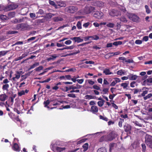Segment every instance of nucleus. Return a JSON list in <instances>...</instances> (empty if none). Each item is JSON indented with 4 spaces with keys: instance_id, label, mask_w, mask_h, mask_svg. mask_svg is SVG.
I'll use <instances>...</instances> for the list:
<instances>
[{
    "instance_id": "obj_1",
    "label": "nucleus",
    "mask_w": 152,
    "mask_h": 152,
    "mask_svg": "<svg viewBox=\"0 0 152 152\" xmlns=\"http://www.w3.org/2000/svg\"><path fill=\"white\" fill-rule=\"evenodd\" d=\"M145 142L147 146L152 148V136L146 134L145 137Z\"/></svg>"
},
{
    "instance_id": "obj_2",
    "label": "nucleus",
    "mask_w": 152,
    "mask_h": 152,
    "mask_svg": "<svg viewBox=\"0 0 152 152\" xmlns=\"http://www.w3.org/2000/svg\"><path fill=\"white\" fill-rule=\"evenodd\" d=\"M78 8L76 7L70 6L66 7L64 9L65 12H66L70 13H74L76 12Z\"/></svg>"
},
{
    "instance_id": "obj_3",
    "label": "nucleus",
    "mask_w": 152,
    "mask_h": 152,
    "mask_svg": "<svg viewBox=\"0 0 152 152\" xmlns=\"http://www.w3.org/2000/svg\"><path fill=\"white\" fill-rule=\"evenodd\" d=\"M18 7V5L14 3H12L5 7V11H7L10 10H13Z\"/></svg>"
},
{
    "instance_id": "obj_4",
    "label": "nucleus",
    "mask_w": 152,
    "mask_h": 152,
    "mask_svg": "<svg viewBox=\"0 0 152 152\" xmlns=\"http://www.w3.org/2000/svg\"><path fill=\"white\" fill-rule=\"evenodd\" d=\"M117 136L116 132L112 131L110 132L107 135V139L108 141H111L115 138Z\"/></svg>"
},
{
    "instance_id": "obj_5",
    "label": "nucleus",
    "mask_w": 152,
    "mask_h": 152,
    "mask_svg": "<svg viewBox=\"0 0 152 152\" xmlns=\"http://www.w3.org/2000/svg\"><path fill=\"white\" fill-rule=\"evenodd\" d=\"M96 10L94 7L91 6H87L84 8V12L86 14H89Z\"/></svg>"
},
{
    "instance_id": "obj_6",
    "label": "nucleus",
    "mask_w": 152,
    "mask_h": 152,
    "mask_svg": "<svg viewBox=\"0 0 152 152\" xmlns=\"http://www.w3.org/2000/svg\"><path fill=\"white\" fill-rule=\"evenodd\" d=\"M109 14L110 16L113 17L115 16H118L121 15V12L119 11L114 9L109 11Z\"/></svg>"
},
{
    "instance_id": "obj_7",
    "label": "nucleus",
    "mask_w": 152,
    "mask_h": 152,
    "mask_svg": "<svg viewBox=\"0 0 152 152\" xmlns=\"http://www.w3.org/2000/svg\"><path fill=\"white\" fill-rule=\"evenodd\" d=\"M93 16L95 18L100 19L103 18L104 14L101 12L97 11L94 14Z\"/></svg>"
},
{
    "instance_id": "obj_8",
    "label": "nucleus",
    "mask_w": 152,
    "mask_h": 152,
    "mask_svg": "<svg viewBox=\"0 0 152 152\" xmlns=\"http://www.w3.org/2000/svg\"><path fill=\"white\" fill-rule=\"evenodd\" d=\"M124 128L125 131L126 132L127 134H131V131L132 130V126L130 125L126 124L124 126Z\"/></svg>"
},
{
    "instance_id": "obj_9",
    "label": "nucleus",
    "mask_w": 152,
    "mask_h": 152,
    "mask_svg": "<svg viewBox=\"0 0 152 152\" xmlns=\"http://www.w3.org/2000/svg\"><path fill=\"white\" fill-rule=\"evenodd\" d=\"M129 17L131 20L136 22H137L139 19L138 16L133 14H129Z\"/></svg>"
},
{
    "instance_id": "obj_10",
    "label": "nucleus",
    "mask_w": 152,
    "mask_h": 152,
    "mask_svg": "<svg viewBox=\"0 0 152 152\" xmlns=\"http://www.w3.org/2000/svg\"><path fill=\"white\" fill-rule=\"evenodd\" d=\"M16 29H20L22 31H24L27 29V28L25 24L21 23L17 25L15 28Z\"/></svg>"
},
{
    "instance_id": "obj_11",
    "label": "nucleus",
    "mask_w": 152,
    "mask_h": 152,
    "mask_svg": "<svg viewBox=\"0 0 152 152\" xmlns=\"http://www.w3.org/2000/svg\"><path fill=\"white\" fill-rule=\"evenodd\" d=\"M12 148L15 151L19 152L20 151V148L17 143H15L12 147Z\"/></svg>"
},
{
    "instance_id": "obj_12",
    "label": "nucleus",
    "mask_w": 152,
    "mask_h": 152,
    "mask_svg": "<svg viewBox=\"0 0 152 152\" xmlns=\"http://www.w3.org/2000/svg\"><path fill=\"white\" fill-rule=\"evenodd\" d=\"M71 39L74 40L75 42H77L78 43L81 42L83 41V39L80 38V37H75L72 38Z\"/></svg>"
},
{
    "instance_id": "obj_13",
    "label": "nucleus",
    "mask_w": 152,
    "mask_h": 152,
    "mask_svg": "<svg viewBox=\"0 0 152 152\" xmlns=\"http://www.w3.org/2000/svg\"><path fill=\"white\" fill-rule=\"evenodd\" d=\"M137 76L136 75L130 74L128 75L129 79L131 80H135L137 77Z\"/></svg>"
},
{
    "instance_id": "obj_14",
    "label": "nucleus",
    "mask_w": 152,
    "mask_h": 152,
    "mask_svg": "<svg viewBox=\"0 0 152 152\" xmlns=\"http://www.w3.org/2000/svg\"><path fill=\"white\" fill-rule=\"evenodd\" d=\"M22 72V71H17L16 72V73L15 74V77H13L12 78V80H15V78H16L17 79H19L20 77V75H21Z\"/></svg>"
},
{
    "instance_id": "obj_15",
    "label": "nucleus",
    "mask_w": 152,
    "mask_h": 152,
    "mask_svg": "<svg viewBox=\"0 0 152 152\" xmlns=\"http://www.w3.org/2000/svg\"><path fill=\"white\" fill-rule=\"evenodd\" d=\"M99 142H102L104 141H108L107 139V135L102 136L99 140Z\"/></svg>"
},
{
    "instance_id": "obj_16",
    "label": "nucleus",
    "mask_w": 152,
    "mask_h": 152,
    "mask_svg": "<svg viewBox=\"0 0 152 152\" xmlns=\"http://www.w3.org/2000/svg\"><path fill=\"white\" fill-rule=\"evenodd\" d=\"M65 149V148H61L58 146H56L55 148V152H61Z\"/></svg>"
},
{
    "instance_id": "obj_17",
    "label": "nucleus",
    "mask_w": 152,
    "mask_h": 152,
    "mask_svg": "<svg viewBox=\"0 0 152 152\" xmlns=\"http://www.w3.org/2000/svg\"><path fill=\"white\" fill-rule=\"evenodd\" d=\"M91 111L94 113H96L98 111V108L96 106L93 105L91 107Z\"/></svg>"
},
{
    "instance_id": "obj_18",
    "label": "nucleus",
    "mask_w": 152,
    "mask_h": 152,
    "mask_svg": "<svg viewBox=\"0 0 152 152\" xmlns=\"http://www.w3.org/2000/svg\"><path fill=\"white\" fill-rule=\"evenodd\" d=\"M121 53L120 52H117L115 53H109L106 55V56H108L109 57L114 56L120 54Z\"/></svg>"
},
{
    "instance_id": "obj_19",
    "label": "nucleus",
    "mask_w": 152,
    "mask_h": 152,
    "mask_svg": "<svg viewBox=\"0 0 152 152\" xmlns=\"http://www.w3.org/2000/svg\"><path fill=\"white\" fill-rule=\"evenodd\" d=\"M90 40H97L99 39V37L97 35H95L92 36H90Z\"/></svg>"
},
{
    "instance_id": "obj_20",
    "label": "nucleus",
    "mask_w": 152,
    "mask_h": 152,
    "mask_svg": "<svg viewBox=\"0 0 152 152\" xmlns=\"http://www.w3.org/2000/svg\"><path fill=\"white\" fill-rule=\"evenodd\" d=\"M27 55L28 53H24V54H23L21 56H20L18 58H16V59H15V61H18L21 60L26 56H27Z\"/></svg>"
},
{
    "instance_id": "obj_21",
    "label": "nucleus",
    "mask_w": 152,
    "mask_h": 152,
    "mask_svg": "<svg viewBox=\"0 0 152 152\" xmlns=\"http://www.w3.org/2000/svg\"><path fill=\"white\" fill-rule=\"evenodd\" d=\"M58 6H59L60 7H65L66 6V5L65 2L61 1L58 3Z\"/></svg>"
},
{
    "instance_id": "obj_22",
    "label": "nucleus",
    "mask_w": 152,
    "mask_h": 152,
    "mask_svg": "<svg viewBox=\"0 0 152 152\" xmlns=\"http://www.w3.org/2000/svg\"><path fill=\"white\" fill-rule=\"evenodd\" d=\"M103 73L106 75H109L113 74V73L110 71L109 69H106L104 70Z\"/></svg>"
},
{
    "instance_id": "obj_23",
    "label": "nucleus",
    "mask_w": 152,
    "mask_h": 152,
    "mask_svg": "<svg viewBox=\"0 0 152 152\" xmlns=\"http://www.w3.org/2000/svg\"><path fill=\"white\" fill-rule=\"evenodd\" d=\"M39 65V62H35L31 66L30 68H29L28 70H30L32 69H33Z\"/></svg>"
},
{
    "instance_id": "obj_24",
    "label": "nucleus",
    "mask_w": 152,
    "mask_h": 152,
    "mask_svg": "<svg viewBox=\"0 0 152 152\" xmlns=\"http://www.w3.org/2000/svg\"><path fill=\"white\" fill-rule=\"evenodd\" d=\"M83 148V151L84 152L86 151L88 148V144L87 143L84 144L82 146Z\"/></svg>"
},
{
    "instance_id": "obj_25",
    "label": "nucleus",
    "mask_w": 152,
    "mask_h": 152,
    "mask_svg": "<svg viewBox=\"0 0 152 152\" xmlns=\"http://www.w3.org/2000/svg\"><path fill=\"white\" fill-rule=\"evenodd\" d=\"M97 5L99 7H102L104 6V3L101 1H97L96 2Z\"/></svg>"
},
{
    "instance_id": "obj_26",
    "label": "nucleus",
    "mask_w": 152,
    "mask_h": 152,
    "mask_svg": "<svg viewBox=\"0 0 152 152\" xmlns=\"http://www.w3.org/2000/svg\"><path fill=\"white\" fill-rule=\"evenodd\" d=\"M97 152H107V151L105 147H102L98 150Z\"/></svg>"
},
{
    "instance_id": "obj_27",
    "label": "nucleus",
    "mask_w": 152,
    "mask_h": 152,
    "mask_svg": "<svg viewBox=\"0 0 152 152\" xmlns=\"http://www.w3.org/2000/svg\"><path fill=\"white\" fill-rule=\"evenodd\" d=\"M125 73L124 70L122 69L118 70L117 72V74L120 75H125Z\"/></svg>"
},
{
    "instance_id": "obj_28",
    "label": "nucleus",
    "mask_w": 152,
    "mask_h": 152,
    "mask_svg": "<svg viewBox=\"0 0 152 152\" xmlns=\"http://www.w3.org/2000/svg\"><path fill=\"white\" fill-rule=\"evenodd\" d=\"M87 82H88L89 84L91 85H93L95 83V82L94 81H93L90 79L86 80H85L86 84L87 83Z\"/></svg>"
},
{
    "instance_id": "obj_29",
    "label": "nucleus",
    "mask_w": 152,
    "mask_h": 152,
    "mask_svg": "<svg viewBox=\"0 0 152 152\" xmlns=\"http://www.w3.org/2000/svg\"><path fill=\"white\" fill-rule=\"evenodd\" d=\"M15 15V12H11L8 13V16L9 19L14 17Z\"/></svg>"
},
{
    "instance_id": "obj_30",
    "label": "nucleus",
    "mask_w": 152,
    "mask_h": 152,
    "mask_svg": "<svg viewBox=\"0 0 152 152\" xmlns=\"http://www.w3.org/2000/svg\"><path fill=\"white\" fill-rule=\"evenodd\" d=\"M9 52V51L7 50H3L0 51V58L2 56L5 55Z\"/></svg>"
},
{
    "instance_id": "obj_31",
    "label": "nucleus",
    "mask_w": 152,
    "mask_h": 152,
    "mask_svg": "<svg viewBox=\"0 0 152 152\" xmlns=\"http://www.w3.org/2000/svg\"><path fill=\"white\" fill-rule=\"evenodd\" d=\"M7 96L5 94H2L0 96V100L2 101H5L6 98Z\"/></svg>"
},
{
    "instance_id": "obj_32",
    "label": "nucleus",
    "mask_w": 152,
    "mask_h": 152,
    "mask_svg": "<svg viewBox=\"0 0 152 152\" xmlns=\"http://www.w3.org/2000/svg\"><path fill=\"white\" fill-rule=\"evenodd\" d=\"M51 57L47 59V60L48 61H49L51 60H54L57 57V56L55 54L51 55Z\"/></svg>"
},
{
    "instance_id": "obj_33",
    "label": "nucleus",
    "mask_w": 152,
    "mask_h": 152,
    "mask_svg": "<svg viewBox=\"0 0 152 152\" xmlns=\"http://www.w3.org/2000/svg\"><path fill=\"white\" fill-rule=\"evenodd\" d=\"M9 87V86L8 84H5L2 87V89L3 91L4 90H8V88Z\"/></svg>"
},
{
    "instance_id": "obj_34",
    "label": "nucleus",
    "mask_w": 152,
    "mask_h": 152,
    "mask_svg": "<svg viewBox=\"0 0 152 152\" xmlns=\"http://www.w3.org/2000/svg\"><path fill=\"white\" fill-rule=\"evenodd\" d=\"M53 20L55 22L62 21L63 19L60 17H56L53 18Z\"/></svg>"
},
{
    "instance_id": "obj_35",
    "label": "nucleus",
    "mask_w": 152,
    "mask_h": 152,
    "mask_svg": "<svg viewBox=\"0 0 152 152\" xmlns=\"http://www.w3.org/2000/svg\"><path fill=\"white\" fill-rule=\"evenodd\" d=\"M140 1V0H129V2L132 4H137L139 3Z\"/></svg>"
},
{
    "instance_id": "obj_36",
    "label": "nucleus",
    "mask_w": 152,
    "mask_h": 152,
    "mask_svg": "<svg viewBox=\"0 0 152 152\" xmlns=\"http://www.w3.org/2000/svg\"><path fill=\"white\" fill-rule=\"evenodd\" d=\"M0 18L3 20L9 19L8 18L7 16L4 15H0Z\"/></svg>"
},
{
    "instance_id": "obj_37",
    "label": "nucleus",
    "mask_w": 152,
    "mask_h": 152,
    "mask_svg": "<svg viewBox=\"0 0 152 152\" xmlns=\"http://www.w3.org/2000/svg\"><path fill=\"white\" fill-rule=\"evenodd\" d=\"M21 22L22 20L21 19H16L12 20L11 21V22L15 24L17 23H20Z\"/></svg>"
},
{
    "instance_id": "obj_38",
    "label": "nucleus",
    "mask_w": 152,
    "mask_h": 152,
    "mask_svg": "<svg viewBox=\"0 0 152 152\" xmlns=\"http://www.w3.org/2000/svg\"><path fill=\"white\" fill-rule=\"evenodd\" d=\"M49 3L51 5L54 6L55 8H58L57 7L58 6L53 1L51 0L49 1Z\"/></svg>"
},
{
    "instance_id": "obj_39",
    "label": "nucleus",
    "mask_w": 152,
    "mask_h": 152,
    "mask_svg": "<svg viewBox=\"0 0 152 152\" xmlns=\"http://www.w3.org/2000/svg\"><path fill=\"white\" fill-rule=\"evenodd\" d=\"M124 120L122 118H120V121L118 122V125L120 127L122 126V123L124 122Z\"/></svg>"
},
{
    "instance_id": "obj_40",
    "label": "nucleus",
    "mask_w": 152,
    "mask_h": 152,
    "mask_svg": "<svg viewBox=\"0 0 152 152\" xmlns=\"http://www.w3.org/2000/svg\"><path fill=\"white\" fill-rule=\"evenodd\" d=\"M145 8L146 9V11L147 13L149 14L151 12V10L148 7L147 5H145Z\"/></svg>"
},
{
    "instance_id": "obj_41",
    "label": "nucleus",
    "mask_w": 152,
    "mask_h": 152,
    "mask_svg": "<svg viewBox=\"0 0 152 152\" xmlns=\"http://www.w3.org/2000/svg\"><path fill=\"white\" fill-rule=\"evenodd\" d=\"M122 42L121 41H116L114 42L113 43V45H115V46H117L119 45H121L122 44Z\"/></svg>"
},
{
    "instance_id": "obj_42",
    "label": "nucleus",
    "mask_w": 152,
    "mask_h": 152,
    "mask_svg": "<svg viewBox=\"0 0 152 152\" xmlns=\"http://www.w3.org/2000/svg\"><path fill=\"white\" fill-rule=\"evenodd\" d=\"M82 86L79 85L78 84H76V86H73V90H75L76 89H80L82 87Z\"/></svg>"
},
{
    "instance_id": "obj_43",
    "label": "nucleus",
    "mask_w": 152,
    "mask_h": 152,
    "mask_svg": "<svg viewBox=\"0 0 152 152\" xmlns=\"http://www.w3.org/2000/svg\"><path fill=\"white\" fill-rule=\"evenodd\" d=\"M114 24L111 23H110L106 25V26L110 28H113L114 27Z\"/></svg>"
},
{
    "instance_id": "obj_44",
    "label": "nucleus",
    "mask_w": 152,
    "mask_h": 152,
    "mask_svg": "<svg viewBox=\"0 0 152 152\" xmlns=\"http://www.w3.org/2000/svg\"><path fill=\"white\" fill-rule=\"evenodd\" d=\"M64 46L65 47L64 48V50L65 49H72L74 48V46L73 45L67 46L65 45Z\"/></svg>"
},
{
    "instance_id": "obj_45",
    "label": "nucleus",
    "mask_w": 152,
    "mask_h": 152,
    "mask_svg": "<svg viewBox=\"0 0 152 152\" xmlns=\"http://www.w3.org/2000/svg\"><path fill=\"white\" fill-rule=\"evenodd\" d=\"M128 83H122L121 84V86L123 87V88L124 89L126 88V87L128 86Z\"/></svg>"
},
{
    "instance_id": "obj_46",
    "label": "nucleus",
    "mask_w": 152,
    "mask_h": 152,
    "mask_svg": "<svg viewBox=\"0 0 152 152\" xmlns=\"http://www.w3.org/2000/svg\"><path fill=\"white\" fill-rule=\"evenodd\" d=\"M29 15L30 17L33 19H34L37 18V17H36V15L35 13H30Z\"/></svg>"
},
{
    "instance_id": "obj_47",
    "label": "nucleus",
    "mask_w": 152,
    "mask_h": 152,
    "mask_svg": "<svg viewBox=\"0 0 152 152\" xmlns=\"http://www.w3.org/2000/svg\"><path fill=\"white\" fill-rule=\"evenodd\" d=\"M77 26L79 29H80L82 28L81 24L80 22H77Z\"/></svg>"
},
{
    "instance_id": "obj_48",
    "label": "nucleus",
    "mask_w": 152,
    "mask_h": 152,
    "mask_svg": "<svg viewBox=\"0 0 152 152\" xmlns=\"http://www.w3.org/2000/svg\"><path fill=\"white\" fill-rule=\"evenodd\" d=\"M142 147V151L143 152H145V151L146 149V146L143 143L141 145Z\"/></svg>"
},
{
    "instance_id": "obj_49",
    "label": "nucleus",
    "mask_w": 152,
    "mask_h": 152,
    "mask_svg": "<svg viewBox=\"0 0 152 152\" xmlns=\"http://www.w3.org/2000/svg\"><path fill=\"white\" fill-rule=\"evenodd\" d=\"M66 91H67L69 90L72 89L73 90V86H70L69 87H66Z\"/></svg>"
},
{
    "instance_id": "obj_50",
    "label": "nucleus",
    "mask_w": 152,
    "mask_h": 152,
    "mask_svg": "<svg viewBox=\"0 0 152 152\" xmlns=\"http://www.w3.org/2000/svg\"><path fill=\"white\" fill-rule=\"evenodd\" d=\"M8 115L12 119H14L15 117V115L13 113L11 112L8 113Z\"/></svg>"
},
{
    "instance_id": "obj_51",
    "label": "nucleus",
    "mask_w": 152,
    "mask_h": 152,
    "mask_svg": "<svg viewBox=\"0 0 152 152\" xmlns=\"http://www.w3.org/2000/svg\"><path fill=\"white\" fill-rule=\"evenodd\" d=\"M152 96V94H148L146 96L144 97V99L145 100H146L148 99H149L151 98Z\"/></svg>"
},
{
    "instance_id": "obj_52",
    "label": "nucleus",
    "mask_w": 152,
    "mask_h": 152,
    "mask_svg": "<svg viewBox=\"0 0 152 152\" xmlns=\"http://www.w3.org/2000/svg\"><path fill=\"white\" fill-rule=\"evenodd\" d=\"M120 20L121 21L124 23H126L127 22L126 19L124 17H122L121 18H120Z\"/></svg>"
},
{
    "instance_id": "obj_53",
    "label": "nucleus",
    "mask_w": 152,
    "mask_h": 152,
    "mask_svg": "<svg viewBox=\"0 0 152 152\" xmlns=\"http://www.w3.org/2000/svg\"><path fill=\"white\" fill-rule=\"evenodd\" d=\"M99 118L100 119H102L105 121H107L108 120L107 118L106 117L103 116L101 115H100L99 116Z\"/></svg>"
},
{
    "instance_id": "obj_54",
    "label": "nucleus",
    "mask_w": 152,
    "mask_h": 152,
    "mask_svg": "<svg viewBox=\"0 0 152 152\" xmlns=\"http://www.w3.org/2000/svg\"><path fill=\"white\" fill-rule=\"evenodd\" d=\"M44 13L43 10L41 9H40L38 11L36 12V14L37 15L40 14V15H42Z\"/></svg>"
},
{
    "instance_id": "obj_55",
    "label": "nucleus",
    "mask_w": 152,
    "mask_h": 152,
    "mask_svg": "<svg viewBox=\"0 0 152 152\" xmlns=\"http://www.w3.org/2000/svg\"><path fill=\"white\" fill-rule=\"evenodd\" d=\"M51 105H45L44 106L45 107L48 108L49 110L56 108V107H51Z\"/></svg>"
},
{
    "instance_id": "obj_56",
    "label": "nucleus",
    "mask_w": 152,
    "mask_h": 152,
    "mask_svg": "<svg viewBox=\"0 0 152 152\" xmlns=\"http://www.w3.org/2000/svg\"><path fill=\"white\" fill-rule=\"evenodd\" d=\"M23 44V42L22 41H18L15 43V44H13L12 46H14L17 45H21Z\"/></svg>"
},
{
    "instance_id": "obj_57",
    "label": "nucleus",
    "mask_w": 152,
    "mask_h": 152,
    "mask_svg": "<svg viewBox=\"0 0 152 152\" xmlns=\"http://www.w3.org/2000/svg\"><path fill=\"white\" fill-rule=\"evenodd\" d=\"M90 24H91L89 22H88L87 23H84L83 25V26L84 27L86 28L88 27L89 26H90Z\"/></svg>"
},
{
    "instance_id": "obj_58",
    "label": "nucleus",
    "mask_w": 152,
    "mask_h": 152,
    "mask_svg": "<svg viewBox=\"0 0 152 152\" xmlns=\"http://www.w3.org/2000/svg\"><path fill=\"white\" fill-rule=\"evenodd\" d=\"M43 69V67L42 66H40L35 69L36 71H38L42 70Z\"/></svg>"
},
{
    "instance_id": "obj_59",
    "label": "nucleus",
    "mask_w": 152,
    "mask_h": 152,
    "mask_svg": "<svg viewBox=\"0 0 152 152\" xmlns=\"http://www.w3.org/2000/svg\"><path fill=\"white\" fill-rule=\"evenodd\" d=\"M120 117L121 118L126 119L128 118V116L127 114H125V115L121 114L120 115Z\"/></svg>"
},
{
    "instance_id": "obj_60",
    "label": "nucleus",
    "mask_w": 152,
    "mask_h": 152,
    "mask_svg": "<svg viewBox=\"0 0 152 152\" xmlns=\"http://www.w3.org/2000/svg\"><path fill=\"white\" fill-rule=\"evenodd\" d=\"M134 91V94H137L138 92H140L141 91V90L140 89H133Z\"/></svg>"
},
{
    "instance_id": "obj_61",
    "label": "nucleus",
    "mask_w": 152,
    "mask_h": 152,
    "mask_svg": "<svg viewBox=\"0 0 152 152\" xmlns=\"http://www.w3.org/2000/svg\"><path fill=\"white\" fill-rule=\"evenodd\" d=\"M133 123L136 126H137L139 127H142V124H139V122L137 121H134L133 122Z\"/></svg>"
},
{
    "instance_id": "obj_62",
    "label": "nucleus",
    "mask_w": 152,
    "mask_h": 152,
    "mask_svg": "<svg viewBox=\"0 0 152 152\" xmlns=\"http://www.w3.org/2000/svg\"><path fill=\"white\" fill-rule=\"evenodd\" d=\"M148 37L147 36H145L143 37L142 38V41H147L148 40Z\"/></svg>"
},
{
    "instance_id": "obj_63",
    "label": "nucleus",
    "mask_w": 152,
    "mask_h": 152,
    "mask_svg": "<svg viewBox=\"0 0 152 152\" xmlns=\"http://www.w3.org/2000/svg\"><path fill=\"white\" fill-rule=\"evenodd\" d=\"M142 43V40H137L135 41V43L137 44L140 45Z\"/></svg>"
},
{
    "instance_id": "obj_64",
    "label": "nucleus",
    "mask_w": 152,
    "mask_h": 152,
    "mask_svg": "<svg viewBox=\"0 0 152 152\" xmlns=\"http://www.w3.org/2000/svg\"><path fill=\"white\" fill-rule=\"evenodd\" d=\"M93 88H94L96 89L97 90H100V88L98 86L96 85L93 86Z\"/></svg>"
}]
</instances>
